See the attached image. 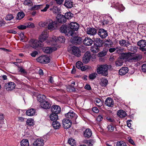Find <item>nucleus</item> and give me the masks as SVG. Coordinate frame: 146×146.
Wrapping results in <instances>:
<instances>
[{
	"label": "nucleus",
	"instance_id": "4d7b16f0",
	"mask_svg": "<svg viewBox=\"0 0 146 146\" xmlns=\"http://www.w3.org/2000/svg\"><path fill=\"white\" fill-rule=\"evenodd\" d=\"M97 75L96 73H93L90 75L89 78L90 79H94L96 77Z\"/></svg>",
	"mask_w": 146,
	"mask_h": 146
},
{
	"label": "nucleus",
	"instance_id": "0e129e2a",
	"mask_svg": "<svg viewBox=\"0 0 146 146\" xmlns=\"http://www.w3.org/2000/svg\"><path fill=\"white\" fill-rule=\"evenodd\" d=\"M108 20L109 25H110L111 24H113V21L112 17L110 16H109L108 15Z\"/></svg>",
	"mask_w": 146,
	"mask_h": 146
},
{
	"label": "nucleus",
	"instance_id": "4468645a",
	"mask_svg": "<svg viewBox=\"0 0 146 146\" xmlns=\"http://www.w3.org/2000/svg\"><path fill=\"white\" fill-rule=\"evenodd\" d=\"M72 53L75 56L77 57L81 56V52L78 47L73 46L72 48Z\"/></svg>",
	"mask_w": 146,
	"mask_h": 146
},
{
	"label": "nucleus",
	"instance_id": "774afa93",
	"mask_svg": "<svg viewBox=\"0 0 146 146\" xmlns=\"http://www.w3.org/2000/svg\"><path fill=\"white\" fill-rule=\"evenodd\" d=\"M17 28L21 30H24L27 28L26 25H21L17 27Z\"/></svg>",
	"mask_w": 146,
	"mask_h": 146
},
{
	"label": "nucleus",
	"instance_id": "13d9d810",
	"mask_svg": "<svg viewBox=\"0 0 146 146\" xmlns=\"http://www.w3.org/2000/svg\"><path fill=\"white\" fill-rule=\"evenodd\" d=\"M25 25L27 26V28H33L35 27L33 23H28L25 24Z\"/></svg>",
	"mask_w": 146,
	"mask_h": 146
},
{
	"label": "nucleus",
	"instance_id": "aec40b11",
	"mask_svg": "<svg viewBox=\"0 0 146 146\" xmlns=\"http://www.w3.org/2000/svg\"><path fill=\"white\" fill-rule=\"evenodd\" d=\"M119 43L120 46L126 47L130 44V42L127 40L122 39L119 41Z\"/></svg>",
	"mask_w": 146,
	"mask_h": 146
},
{
	"label": "nucleus",
	"instance_id": "473e14b6",
	"mask_svg": "<svg viewBox=\"0 0 146 146\" xmlns=\"http://www.w3.org/2000/svg\"><path fill=\"white\" fill-rule=\"evenodd\" d=\"M50 118L52 121H56V120L58 119L57 114L52 113L50 115Z\"/></svg>",
	"mask_w": 146,
	"mask_h": 146
},
{
	"label": "nucleus",
	"instance_id": "9b49d317",
	"mask_svg": "<svg viewBox=\"0 0 146 146\" xmlns=\"http://www.w3.org/2000/svg\"><path fill=\"white\" fill-rule=\"evenodd\" d=\"M63 126L66 129H68L72 125L71 121L69 119H65L62 121Z\"/></svg>",
	"mask_w": 146,
	"mask_h": 146
},
{
	"label": "nucleus",
	"instance_id": "864d4df0",
	"mask_svg": "<svg viewBox=\"0 0 146 146\" xmlns=\"http://www.w3.org/2000/svg\"><path fill=\"white\" fill-rule=\"evenodd\" d=\"M116 146H126V144L123 141H118L116 144Z\"/></svg>",
	"mask_w": 146,
	"mask_h": 146
},
{
	"label": "nucleus",
	"instance_id": "f03ea898",
	"mask_svg": "<svg viewBox=\"0 0 146 146\" xmlns=\"http://www.w3.org/2000/svg\"><path fill=\"white\" fill-rule=\"evenodd\" d=\"M47 27L50 31H52L56 29L57 28V23L56 21H53L50 19L46 20Z\"/></svg>",
	"mask_w": 146,
	"mask_h": 146
},
{
	"label": "nucleus",
	"instance_id": "1a4fd4ad",
	"mask_svg": "<svg viewBox=\"0 0 146 146\" xmlns=\"http://www.w3.org/2000/svg\"><path fill=\"white\" fill-rule=\"evenodd\" d=\"M15 84L13 82H9L5 84V88L7 91H11L15 89Z\"/></svg>",
	"mask_w": 146,
	"mask_h": 146
},
{
	"label": "nucleus",
	"instance_id": "5701e85b",
	"mask_svg": "<svg viewBox=\"0 0 146 146\" xmlns=\"http://www.w3.org/2000/svg\"><path fill=\"white\" fill-rule=\"evenodd\" d=\"M57 20L59 23H65L66 21V18L64 16L62 15H58L57 17Z\"/></svg>",
	"mask_w": 146,
	"mask_h": 146
},
{
	"label": "nucleus",
	"instance_id": "7c9ffc66",
	"mask_svg": "<svg viewBox=\"0 0 146 146\" xmlns=\"http://www.w3.org/2000/svg\"><path fill=\"white\" fill-rule=\"evenodd\" d=\"M35 110L33 108H31L27 111V115L29 116H31L35 115Z\"/></svg>",
	"mask_w": 146,
	"mask_h": 146
},
{
	"label": "nucleus",
	"instance_id": "9d476101",
	"mask_svg": "<svg viewBox=\"0 0 146 146\" xmlns=\"http://www.w3.org/2000/svg\"><path fill=\"white\" fill-rule=\"evenodd\" d=\"M70 31H73V33L75 31L78 30L79 27V25L76 22H71L69 25Z\"/></svg>",
	"mask_w": 146,
	"mask_h": 146
},
{
	"label": "nucleus",
	"instance_id": "680f3d73",
	"mask_svg": "<svg viewBox=\"0 0 146 146\" xmlns=\"http://www.w3.org/2000/svg\"><path fill=\"white\" fill-rule=\"evenodd\" d=\"M90 68V67L87 65L84 66H82L81 68V70L82 71H84L87 69H89Z\"/></svg>",
	"mask_w": 146,
	"mask_h": 146
},
{
	"label": "nucleus",
	"instance_id": "4be33fe9",
	"mask_svg": "<svg viewBox=\"0 0 146 146\" xmlns=\"http://www.w3.org/2000/svg\"><path fill=\"white\" fill-rule=\"evenodd\" d=\"M105 104L108 107H112L114 104L113 100L111 98H108L105 101Z\"/></svg>",
	"mask_w": 146,
	"mask_h": 146
},
{
	"label": "nucleus",
	"instance_id": "a19ab883",
	"mask_svg": "<svg viewBox=\"0 0 146 146\" xmlns=\"http://www.w3.org/2000/svg\"><path fill=\"white\" fill-rule=\"evenodd\" d=\"M46 98V97L45 95H39L37 96V100L40 103L45 101Z\"/></svg>",
	"mask_w": 146,
	"mask_h": 146
},
{
	"label": "nucleus",
	"instance_id": "f8f14e48",
	"mask_svg": "<svg viewBox=\"0 0 146 146\" xmlns=\"http://www.w3.org/2000/svg\"><path fill=\"white\" fill-rule=\"evenodd\" d=\"M52 39L51 41L53 42H59L63 43L64 42L65 40V37L62 36H59L57 38L56 36H53L52 38Z\"/></svg>",
	"mask_w": 146,
	"mask_h": 146
},
{
	"label": "nucleus",
	"instance_id": "49530a36",
	"mask_svg": "<svg viewBox=\"0 0 146 146\" xmlns=\"http://www.w3.org/2000/svg\"><path fill=\"white\" fill-rule=\"evenodd\" d=\"M73 16V14L70 12H67L65 14V17L66 19H70Z\"/></svg>",
	"mask_w": 146,
	"mask_h": 146
},
{
	"label": "nucleus",
	"instance_id": "423d86ee",
	"mask_svg": "<svg viewBox=\"0 0 146 146\" xmlns=\"http://www.w3.org/2000/svg\"><path fill=\"white\" fill-rule=\"evenodd\" d=\"M132 55L130 52L122 53L121 56L120 58L122 59H125L130 61H131Z\"/></svg>",
	"mask_w": 146,
	"mask_h": 146
},
{
	"label": "nucleus",
	"instance_id": "a878e982",
	"mask_svg": "<svg viewBox=\"0 0 146 146\" xmlns=\"http://www.w3.org/2000/svg\"><path fill=\"white\" fill-rule=\"evenodd\" d=\"M142 58V56L141 54H137L134 56H132L131 62H135L141 60Z\"/></svg>",
	"mask_w": 146,
	"mask_h": 146
},
{
	"label": "nucleus",
	"instance_id": "cd10ccee",
	"mask_svg": "<svg viewBox=\"0 0 146 146\" xmlns=\"http://www.w3.org/2000/svg\"><path fill=\"white\" fill-rule=\"evenodd\" d=\"M64 6L68 8H70L73 6V2L70 0H66Z\"/></svg>",
	"mask_w": 146,
	"mask_h": 146
},
{
	"label": "nucleus",
	"instance_id": "b1692460",
	"mask_svg": "<svg viewBox=\"0 0 146 146\" xmlns=\"http://www.w3.org/2000/svg\"><path fill=\"white\" fill-rule=\"evenodd\" d=\"M128 68L127 67H123L119 71V74L120 75L125 74L128 71Z\"/></svg>",
	"mask_w": 146,
	"mask_h": 146
},
{
	"label": "nucleus",
	"instance_id": "e433bc0d",
	"mask_svg": "<svg viewBox=\"0 0 146 146\" xmlns=\"http://www.w3.org/2000/svg\"><path fill=\"white\" fill-rule=\"evenodd\" d=\"M94 102L96 105L98 107H101L102 105V101L99 98H96L94 100Z\"/></svg>",
	"mask_w": 146,
	"mask_h": 146
},
{
	"label": "nucleus",
	"instance_id": "37998d69",
	"mask_svg": "<svg viewBox=\"0 0 146 146\" xmlns=\"http://www.w3.org/2000/svg\"><path fill=\"white\" fill-rule=\"evenodd\" d=\"M123 61L121 59L118 58L115 62V64L117 67L122 66L123 64Z\"/></svg>",
	"mask_w": 146,
	"mask_h": 146
},
{
	"label": "nucleus",
	"instance_id": "e2e57ef3",
	"mask_svg": "<svg viewBox=\"0 0 146 146\" xmlns=\"http://www.w3.org/2000/svg\"><path fill=\"white\" fill-rule=\"evenodd\" d=\"M39 25L42 27H47L46 21L45 22H40L39 23Z\"/></svg>",
	"mask_w": 146,
	"mask_h": 146
},
{
	"label": "nucleus",
	"instance_id": "ddd939ff",
	"mask_svg": "<svg viewBox=\"0 0 146 146\" xmlns=\"http://www.w3.org/2000/svg\"><path fill=\"white\" fill-rule=\"evenodd\" d=\"M98 35L102 38H105L108 36L107 31L104 29H100L98 32Z\"/></svg>",
	"mask_w": 146,
	"mask_h": 146
},
{
	"label": "nucleus",
	"instance_id": "2eb2a0df",
	"mask_svg": "<svg viewBox=\"0 0 146 146\" xmlns=\"http://www.w3.org/2000/svg\"><path fill=\"white\" fill-rule=\"evenodd\" d=\"M40 105L41 108L44 109H48L51 106V105L49 103L45 100L40 103Z\"/></svg>",
	"mask_w": 146,
	"mask_h": 146
},
{
	"label": "nucleus",
	"instance_id": "a211bd4d",
	"mask_svg": "<svg viewBox=\"0 0 146 146\" xmlns=\"http://www.w3.org/2000/svg\"><path fill=\"white\" fill-rule=\"evenodd\" d=\"M86 33L90 35L94 36L97 33L96 29L94 28H88L87 29Z\"/></svg>",
	"mask_w": 146,
	"mask_h": 146
},
{
	"label": "nucleus",
	"instance_id": "2f4dec72",
	"mask_svg": "<svg viewBox=\"0 0 146 146\" xmlns=\"http://www.w3.org/2000/svg\"><path fill=\"white\" fill-rule=\"evenodd\" d=\"M52 125L54 128L55 129H59L61 126V124L60 123L57 121H54L53 122Z\"/></svg>",
	"mask_w": 146,
	"mask_h": 146
},
{
	"label": "nucleus",
	"instance_id": "7ed1b4c3",
	"mask_svg": "<svg viewBox=\"0 0 146 146\" xmlns=\"http://www.w3.org/2000/svg\"><path fill=\"white\" fill-rule=\"evenodd\" d=\"M29 44L32 48L35 49L40 47L41 46V42L40 41L33 39L29 41Z\"/></svg>",
	"mask_w": 146,
	"mask_h": 146
},
{
	"label": "nucleus",
	"instance_id": "58836bf2",
	"mask_svg": "<svg viewBox=\"0 0 146 146\" xmlns=\"http://www.w3.org/2000/svg\"><path fill=\"white\" fill-rule=\"evenodd\" d=\"M113 44V42L110 40H107L104 42V45L106 47H111Z\"/></svg>",
	"mask_w": 146,
	"mask_h": 146
},
{
	"label": "nucleus",
	"instance_id": "6ab92c4d",
	"mask_svg": "<svg viewBox=\"0 0 146 146\" xmlns=\"http://www.w3.org/2000/svg\"><path fill=\"white\" fill-rule=\"evenodd\" d=\"M44 144L43 139H38L35 141L33 143V146H42Z\"/></svg>",
	"mask_w": 146,
	"mask_h": 146
},
{
	"label": "nucleus",
	"instance_id": "dca6fc26",
	"mask_svg": "<svg viewBox=\"0 0 146 146\" xmlns=\"http://www.w3.org/2000/svg\"><path fill=\"white\" fill-rule=\"evenodd\" d=\"M51 111L52 113L58 114L61 111V108L58 106H53L51 108Z\"/></svg>",
	"mask_w": 146,
	"mask_h": 146
},
{
	"label": "nucleus",
	"instance_id": "603ef678",
	"mask_svg": "<svg viewBox=\"0 0 146 146\" xmlns=\"http://www.w3.org/2000/svg\"><path fill=\"white\" fill-rule=\"evenodd\" d=\"M43 56L44 64L48 63L50 62V59L48 57L45 56Z\"/></svg>",
	"mask_w": 146,
	"mask_h": 146
},
{
	"label": "nucleus",
	"instance_id": "f3484780",
	"mask_svg": "<svg viewBox=\"0 0 146 146\" xmlns=\"http://www.w3.org/2000/svg\"><path fill=\"white\" fill-rule=\"evenodd\" d=\"M72 42L74 44H80L82 42V38L79 36H76L74 37L72 39Z\"/></svg>",
	"mask_w": 146,
	"mask_h": 146
},
{
	"label": "nucleus",
	"instance_id": "393cba45",
	"mask_svg": "<svg viewBox=\"0 0 146 146\" xmlns=\"http://www.w3.org/2000/svg\"><path fill=\"white\" fill-rule=\"evenodd\" d=\"M56 50V48H52L50 47H47L44 48L43 49V51L45 53H50Z\"/></svg>",
	"mask_w": 146,
	"mask_h": 146
},
{
	"label": "nucleus",
	"instance_id": "20e7f679",
	"mask_svg": "<svg viewBox=\"0 0 146 146\" xmlns=\"http://www.w3.org/2000/svg\"><path fill=\"white\" fill-rule=\"evenodd\" d=\"M48 36V32L46 30L44 31L39 36V40L41 43L44 42L47 39Z\"/></svg>",
	"mask_w": 146,
	"mask_h": 146
},
{
	"label": "nucleus",
	"instance_id": "0eeeda50",
	"mask_svg": "<svg viewBox=\"0 0 146 146\" xmlns=\"http://www.w3.org/2000/svg\"><path fill=\"white\" fill-rule=\"evenodd\" d=\"M91 57L90 53L88 51L86 52L82 58V62L85 64H87L90 61Z\"/></svg>",
	"mask_w": 146,
	"mask_h": 146
},
{
	"label": "nucleus",
	"instance_id": "79ce46f5",
	"mask_svg": "<svg viewBox=\"0 0 146 146\" xmlns=\"http://www.w3.org/2000/svg\"><path fill=\"white\" fill-rule=\"evenodd\" d=\"M44 4L35 5L32 8V10H38L43 8Z\"/></svg>",
	"mask_w": 146,
	"mask_h": 146
},
{
	"label": "nucleus",
	"instance_id": "3c124183",
	"mask_svg": "<svg viewBox=\"0 0 146 146\" xmlns=\"http://www.w3.org/2000/svg\"><path fill=\"white\" fill-rule=\"evenodd\" d=\"M67 90L70 92H75L76 91L75 88L72 86L69 85L67 88Z\"/></svg>",
	"mask_w": 146,
	"mask_h": 146
},
{
	"label": "nucleus",
	"instance_id": "f257e3e1",
	"mask_svg": "<svg viewBox=\"0 0 146 146\" xmlns=\"http://www.w3.org/2000/svg\"><path fill=\"white\" fill-rule=\"evenodd\" d=\"M108 68L107 65H98L97 66V72L98 74L106 76L108 74Z\"/></svg>",
	"mask_w": 146,
	"mask_h": 146
},
{
	"label": "nucleus",
	"instance_id": "09e8293b",
	"mask_svg": "<svg viewBox=\"0 0 146 146\" xmlns=\"http://www.w3.org/2000/svg\"><path fill=\"white\" fill-rule=\"evenodd\" d=\"M95 141L93 140H87L86 142V143L89 146H92L95 143Z\"/></svg>",
	"mask_w": 146,
	"mask_h": 146
},
{
	"label": "nucleus",
	"instance_id": "bb28decb",
	"mask_svg": "<svg viewBox=\"0 0 146 146\" xmlns=\"http://www.w3.org/2000/svg\"><path fill=\"white\" fill-rule=\"evenodd\" d=\"M92 131L89 128L86 129L84 132V135L85 137L88 138L90 137L92 135Z\"/></svg>",
	"mask_w": 146,
	"mask_h": 146
},
{
	"label": "nucleus",
	"instance_id": "39448f33",
	"mask_svg": "<svg viewBox=\"0 0 146 146\" xmlns=\"http://www.w3.org/2000/svg\"><path fill=\"white\" fill-rule=\"evenodd\" d=\"M60 31L62 33L67 34V35L69 34L72 36L73 34V31H70V29H68V27L64 25H63L61 27Z\"/></svg>",
	"mask_w": 146,
	"mask_h": 146
},
{
	"label": "nucleus",
	"instance_id": "f704fd0d",
	"mask_svg": "<svg viewBox=\"0 0 146 146\" xmlns=\"http://www.w3.org/2000/svg\"><path fill=\"white\" fill-rule=\"evenodd\" d=\"M91 51L93 53H96L98 52L99 51V47L97 46L94 44L92 46L91 48Z\"/></svg>",
	"mask_w": 146,
	"mask_h": 146
},
{
	"label": "nucleus",
	"instance_id": "c85d7f7f",
	"mask_svg": "<svg viewBox=\"0 0 146 146\" xmlns=\"http://www.w3.org/2000/svg\"><path fill=\"white\" fill-rule=\"evenodd\" d=\"M108 82V80L106 79L102 78L100 79V84L102 86L105 87L107 85Z\"/></svg>",
	"mask_w": 146,
	"mask_h": 146
},
{
	"label": "nucleus",
	"instance_id": "5fc2aeb1",
	"mask_svg": "<svg viewBox=\"0 0 146 146\" xmlns=\"http://www.w3.org/2000/svg\"><path fill=\"white\" fill-rule=\"evenodd\" d=\"M43 56H40L38 57L37 59V61L38 62H40L41 63L44 64V61L43 60Z\"/></svg>",
	"mask_w": 146,
	"mask_h": 146
},
{
	"label": "nucleus",
	"instance_id": "de8ad7c7",
	"mask_svg": "<svg viewBox=\"0 0 146 146\" xmlns=\"http://www.w3.org/2000/svg\"><path fill=\"white\" fill-rule=\"evenodd\" d=\"M115 6L116 8L118 9V10H120L121 11H123L125 9V8L122 4H120L119 5L118 4H117V5H116Z\"/></svg>",
	"mask_w": 146,
	"mask_h": 146
},
{
	"label": "nucleus",
	"instance_id": "c03bdc74",
	"mask_svg": "<svg viewBox=\"0 0 146 146\" xmlns=\"http://www.w3.org/2000/svg\"><path fill=\"white\" fill-rule=\"evenodd\" d=\"M24 4L26 6L30 7L33 5V3L30 0H26L24 2Z\"/></svg>",
	"mask_w": 146,
	"mask_h": 146
},
{
	"label": "nucleus",
	"instance_id": "338daca9",
	"mask_svg": "<svg viewBox=\"0 0 146 146\" xmlns=\"http://www.w3.org/2000/svg\"><path fill=\"white\" fill-rule=\"evenodd\" d=\"M108 130L111 132L113 131L114 130L113 127L111 124L108 125Z\"/></svg>",
	"mask_w": 146,
	"mask_h": 146
},
{
	"label": "nucleus",
	"instance_id": "c9c22d12",
	"mask_svg": "<svg viewBox=\"0 0 146 146\" xmlns=\"http://www.w3.org/2000/svg\"><path fill=\"white\" fill-rule=\"evenodd\" d=\"M95 45L99 47L102 46L103 45V41L100 38H97L95 41Z\"/></svg>",
	"mask_w": 146,
	"mask_h": 146
},
{
	"label": "nucleus",
	"instance_id": "bf43d9fd",
	"mask_svg": "<svg viewBox=\"0 0 146 146\" xmlns=\"http://www.w3.org/2000/svg\"><path fill=\"white\" fill-rule=\"evenodd\" d=\"M14 18L13 15L11 14L7 15L5 18L6 20H11Z\"/></svg>",
	"mask_w": 146,
	"mask_h": 146
},
{
	"label": "nucleus",
	"instance_id": "6e6552de",
	"mask_svg": "<svg viewBox=\"0 0 146 146\" xmlns=\"http://www.w3.org/2000/svg\"><path fill=\"white\" fill-rule=\"evenodd\" d=\"M67 118L71 119L72 120H75L77 117V115L72 111H70L65 115Z\"/></svg>",
	"mask_w": 146,
	"mask_h": 146
},
{
	"label": "nucleus",
	"instance_id": "ea45409f",
	"mask_svg": "<svg viewBox=\"0 0 146 146\" xmlns=\"http://www.w3.org/2000/svg\"><path fill=\"white\" fill-rule=\"evenodd\" d=\"M25 16V13L23 12H20L18 13L17 17V19L20 20Z\"/></svg>",
	"mask_w": 146,
	"mask_h": 146
},
{
	"label": "nucleus",
	"instance_id": "412c9836",
	"mask_svg": "<svg viewBox=\"0 0 146 146\" xmlns=\"http://www.w3.org/2000/svg\"><path fill=\"white\" fill-rule=\"evenodd\" d=\"M84 44L86 46H90L93 43V41L91 38L88 37H86L83 41Z\"/></svg>",
	"mask_w": 146,
	"mask_h": 146
},
{
	"label": "nucleus",
	"instance_id": "a18cd8bd",
	"mask_svg": "<svg viewBox=\"0 0 146 146\" xmlns=\"http://www.w3.org/2000/svg\"><path fill=\"white\" fill-rule=\"evenodd\" d=\"M68 143L72 146H74L76 145V141L73 139H70L68 140Z\"/></svg>",
	"mask_w": 146,
	"mask_h": 146
},
{
	"label": "nucleus",
	"instance_id": "c756f323",
	"mask_svg": "<svg viewBox=\"0 0 146 146\" xmlns=\"http://www.w3.org/2000/svg\"><path fill=\"white\" fill-rule=\"evenodd\" d=\"M117 114L121 118H123L126 115V113L125 112L122 110L118 111Z\"/></svg>",
	"mask_w": 146,
	"mask_h": 146
},
{
	"label": "nucleus",
	"instance_id": "69168bd1",
	"mask_svg": "<svg viewBox=\"0 0 146 146\" xmlns=\"http://www.w3.org/2000/svg\"><path fill=\"white\" fill-rule=\"evenodd\" d=\"M141 70L143 72L146 73V64H144L141 66Z\"/></svg>",
	"mask_w": 146,
	"mask_h": 146
},
{
	"label": "nucleus",
	"instance_id": "052dcab7",
	"mask_svg": "<svg viewBox=\"0 0 146 146\" xmlns=\"http://www.w3.org/2000/svg\"><path fill=\"white\" fill-rule=\"evenodd\" d=\"M21 37V40L22 42H25V41L24 40L25 38H26L25 36H24V33H21L19 35Z\"/></svg>",
	"mask_w": 146,
	"mask_h": 146
},
{
	"label": "nucleus",
	"instance_id": "4c0bfd02",
	"mask_svg": "<svg viewBox=\"0 0 146 146\" xmlns=\"http://www.w3.org/2000/svg\"><path fill=\"white\" fill-rule=\"evenodd\" d=\"M21 146H29V141L27 139L22 140L20 142Z\"/></svg>",
	"mask_w": 146,
	"mask_h": 146
},
{
	"label": "nucleus",
	"instance_id": "72a5a7b5",
	"mask_svg": "<svg viewBox=\"0 0 146 146\" xmlns=\"http://www.w3.org/2000/svg\"><path fill=\"white\" fill-rule=\"evenodd\" d=\"M137 45L140 47H145L146 46V41L141 40L138 42Z\"/></svg>",
	"mask_w": 146,
	"mask_h": 146
},
{
	"label": "nucleus",
	"instance_id": "8fccbe9b",
	"mask_svg": "<svg viewBox=\"0 0 146 146\" xmlns=\"http://www.w3.org/2000/svg\"><path fill=\"white\" fill-rule=\"evenodd\" d=\"M27 124L30 126L33 125L34 124L33 120L32 119H28L27 121Z\"/></svg>",
	"mask_w": 146,
	"mask_h": 146
},
{
	"label": "nucleus",
	"instance_id": "6e6d98bb",
	"mask_svg": "<svg viewBox=\"0 0 146 146\" xmlns=\"http://www.w3.org/2000/svg\"><path fill=\"white\" fill-rule=\"evenodd\" d=\"M82 66V63L80 61H78L76 63V67L78 69L81 68Z\"/></svg>",
	"mask_w": 146,
	"mask_h": 146
}]
</instances>
